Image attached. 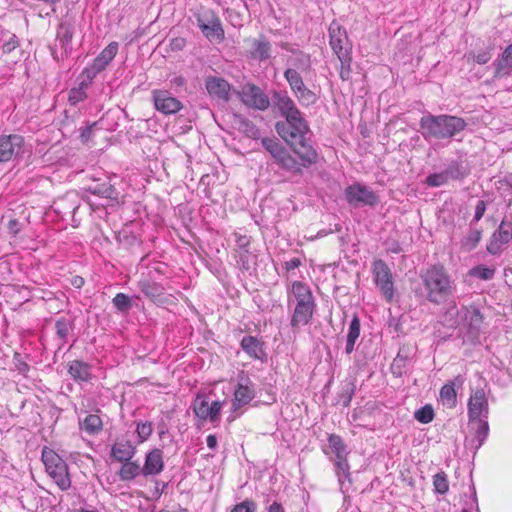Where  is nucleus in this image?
<instances>
[{
  "label": "nucleus",
  "instance_id": "f257e3e1",
  "mask_svg": "<svg viewBox=\"0 0 512 512\" xmlns=\"http://www.w3.org/2000/svg\"><path fill=\"white\" fill-rule=\"evenodd\" d=\"M271 97L272 111L281 117L274 125L278 136L289 147H313L307 138L310 133L309 123L295 100L286 90L273 89Z\"/></svg>",
  "mask_w": 512,
  "mask_h": 512
},
{
  "label": "nucleus",
  "instance_id": "f03ea898",
  "mask_svg": "<svg viewBox=\"0 0 512 512\" xmlns=\"http://www.w3.org/2000/svg\"><path fill=\"white\" fill-rule=\"evenodd\" d=\"M420 278L427 301L434 305L448 303L456 293V283L441 263L432 264L422 270Z\"/></svg>",
  "mask_w": 512,
  "mask_h": 512
},
{
  "label": "nucleus",
  "instance_id": "7ed1b4c3",
  "mask_svg": "<svg viewBox=\"0 0 512 512\" xmlns=\"http://www.w3.org/2000/svg\"><path fill=\"white\" fill-rule=\"evenodd\" d=\"M467 125L463 118L455 115L427 113L419 120V132L426 141L445 140L456 137Z\"/></svg>",
  "mask_w": 512,
  "mask_h": 512
},
{
  "label": "nucleus",
  "instance_id": "20e7f679",
  "mask_svg": "<svg viewBox=\"0 0 512 512\" xmlns=\"http://www.w3.org/2000/svg\"><path fill=\"white\" fill-rule=\"evenodd\" d=\"M288 305L294 303L290 325L293 329H299L308 325L316 311V299L309 285L302 281H294L287 291Z\"/></svg>",
  "mask_w": 512,
  "mask_h": 512
},
{
  "label": "nucleus",
  "instance_id": "39448f33",
  "mask_svg": "<svg viewBox=\"0 0 512 512\" xmlns=\"http://www.w3.org/2000/svg\"><path fill=\"white\" fill-rule=\"evenodd\" d=\"M294 155L287 148L274 161L279 168L292 175H303V169H308L317 164L319 155L314 147H289Z\"/></svg>",
  "mask_w": 512,
  "mask_h": 512
},
{
  "label": "nucleus",
  "instance_id": "423d86ee",
  "mask_svg": "<svg viewBox=\"0 0 512 512\" xmlns=\"http://www.w3.org/2000/svg\"><path fill=\"white\" fill-rule=\"evenodd\" d=\"M323 452L328 455L330 452L335 454L336 459L334 461L335 474L338 478L340 491L345 495L347 488L345 487V481L351 482L350 477V466L347 460V446L341 436L337 434H329L328 436V448H324Z\"/></svg>",
  "mask_w": 512,
  "mask_h": 512
},
{
  "label": "nucleus",
  "instance_id": "0eeeda50",
  "mask_svg": "<svg viewBox=\"0 0 512 512\" xmlns=\"http://www.w3.org/2000/svg\"><path fill=\"white\" fill-rule=\"evenodd\" d=\"M80 206L81 197L76 191L72 190L57 197L53 201L51 209L60 220L71 224L73 227H78L81 221L80 218H77Z\"/></svg>",
  "mask_w": 512,
  "mask_h": 512
},
{
  "label": "nucleus",
  "instance_id": "6e6552de",
  "mask_svg": "<svg viewBox=\"0 0 512 512\" xmlns=\"http://www.w3.org/2000/svg\"><path fill=\"white\" fill-rule=\"evenodd\" d=\"M42 461L46 472L54 480L56 485L65 491L70 488L71 480L66 462L52 449L44 447L42 450Z\"/></svg>",
  "mask_w": 512,
  "mask_h": 512
},
{
  "label": "nucleus",
  "instance_id": "1a4fd4ad",
  "mask_svg": "<svg viewBox=\"0 0 512 512\" xmlns=\"http://www.w3.org/2000/svg\"><path fill=\"white\" fill-rule=\"evenodd\" d=\"M463 313V343L470 345H477L480 343V335L482 332V325L484 322V316L480 309L471 304L469 306H463L461 308Z\"/></svg>",
  "mask_w": 512,
  "mask_h": 512
},
{
  "label": "nucleus",
  "instance_id": "9d476101",
  "mask_svg": "<svg viewBox=\"0 0 512 512\" xmlns=\"http://www.w3.org/2000/svg\"><path fill=\"white\" fill-rule=\"evenodd\" d=\"M373 281L386 302L391 303L395 296L394 281L391 269L382 259L372 263Z\"/></svg>",
  "mask_w": 512,
  "mask_h": 512
},
{
  "label": "nucleus",
  "instance_id": "9b49d317",
  "mask_svg": "<svg viewBox=\"0 0 512 512\" xmlns=\"http://www.w3.org/2000/svg\"><path fill=\"white\" fill-rule=\"evenodd\" d=\"M241 102L248 108L266 111L272 108V97L268 96L259 86L254 83H246L242 90L237 92Z\"/></svg>",
  "mask_w": 512,
  "mask_h": 512
},
{
  "label": "nucleus",
  "instance_id": "f8f14e48",
  "mask_svg": "<svg viewBox=\"0 0 512 512\" xmlns=\"http://www.w3.org/2000/svg\"><path fill=\"white\" fill-rule=\"evenodd\" d=\"M196 24L202 34L209 41L222 42L225 38V32L219 16L212 10L198 13L195 15Z\"/></svg>",
  "mask_w": 512,
  "mask_h": 512
},
{
  "label": "nucleus",
  "instance_id": "ddd939ff",
  "mask_svg": "<svg viewBox=\"0 0 512 512\" xmlns=\"http://www.w3.org/2000/svg\"><path fill=\"white\" fill-rule=\"evenodd\" d=\"M344 194L346 201L354 207H374L379 203V197L377 194L361 183H354L347 186Z\"/></svg>",
  "mask_w": 512,
  "mask_h": 512
},
{
  "label": "nucleus",
  "instance_id": "4468645a",
  "mask_svg": "<svg viewBox=\"0 0 512 512\" xmlns=\"http://www.w3.org/2000/svg\"><path fill=\"white\" fill-rule=\"evenodd\" d=\"M84 189L95 196L118 201L119 192L111 183V177L103 172L89 176V183Z\"/></svg>",
  "mask_w": 512,
  "mask_h": 512
},
{
  "label": "nucleus",
  "instance_id": "2eb2a0df",
  "mask_svg": "<svg viewBox=\"0 0 512 512\" xmlns=\"http://www.w3.org/2000/svg\"><path fill=\"white\" fill-rule=\"evenodd\" d=\"M256 397L255 384L245 371L238 374V383L234 390L232 410L237 411Z\"/></svg>",
  "mask_w": 512,
  "mask_h": 512
},
{
  "label": "nucleus",
  "instance_id": "dca6fc26",
  "mask_svg": "<svg viewBox=\"0 0 512 512\" xmlns=\"http://www.w3.org/2000/svg\"><path fill=\"white\" fill-rule=\"evenodd\" d=\"M192 409L200 420L215 423L220 420L222 402L213 401L209 404L206 396L198 394L192 403Z\"/></svg>",
  "mask_w": 512,
  "mask_h": 512
},
{
  "label": "nucleus",
  "instance_id": "f3484780",
  "mask_svg": "<svg viewBox=\"0 0 512 512\" xmlns=\"http://www.w3.org/2000/svg\"><path fill=\"white\" fill-rule=\"evenodd\" d=\"M24 137L19 134L0 135V163L11 161L23 153Z\"/></svg>",
  "mask_w": 512,
  "mask_h": 512
},
{
  "label": "nucleus",
  "instance_id": "a211bd4d",
  "mask_svg": "<svg viewBox=\"0 0 512 512\" xmlns=\"http://www.w3.org/2000/svg\"><path fill=\"white\" fill-rule=\"evenodd\" d=\"M512 240V221H507L503 219L498 227L495 230L487 245L486 250L491 255H498L502 251V247L509 244Z\"/></svg>",
  "mask_w": 512,
  "mask_h": 512
},
{
  "label": "nucleus",
  "instance_id": "6ab92c4d",
  "mask_svg": "<svg viewBox=\"0 0 512 512\" xmlns=\"http://www.w3.org/2000/svg\"><path fill=\"white\" fill-rule=\"evenodd\" d=\"M328 32L330 46L337 56L351 53L352 45L345 28L336 21H333L329 26Z\"/></svg>",
  "mask_w": 512,
  "mask_h": 512
},
{
  "label": "nucleus",
  "instance_id": "aec40b11",
  "mask_svg": "<svg viewBox=\"0 0 512 512\" xmlns=\"http://www.w3.org/2000/svg\"><path fill=\"white\" fill-rule=\"evenodd\" d=\"M205 88L212 99L227 103L231 99V84L222 77L208 76L205 79Z\"/></svg>",
  "mask_w": 512,
  "mask_h": 512
},
{
  "label": "nucleus",
  "instance_id": "412c9836",
  "mask_svg": "<svg viewBox=\"0 0 512 512\" xmlns=\"http://www.w3.org/2000/svg\"><path fill=\"white\" fill-rule=\"evenodd\" d=\"M240 347L249 358L259 360L261 363L267 362L268 354L266 352V344L257 336H243L240 340Z\"/></svg>",
  "mask_w": 512,
  "mask_h": 512
},
{
  "label": "nucleus",
  "instance_id": "4be33fe9",
  "mask_svg": "<svg viewBox=\"0 0 512 512\" xmlns=\"http://www.w3.org/2000/svg\"><path fill=\"white\" fill-rule=\"evenodd\" d=\"M152 96L155 109L162 114H175L183 107L182 103L167 90H154Z\"/></svg>",
  "mask_w": 512,
  "mask_h": 512
},
{
  "label": "nucleus",
  "instance_id": "5701e85b",
  "mask_svg": "<svg viewBox=\"0 0 512 512\" xmlns=\"http://www.w3.org/2000/svg\"><path fill=\"white\" fill-rule=\"evenodd\" d=\"M472 423L476 425L475 434L473 437H465L464 447L475 455L489 435V424L486 419L476 420Z\"/></svg>",
  "mask_w": 512,
  "mask_h": 512
},
{
  "label": "nucleus",
  "instance_id": "b1692460",
  "mask_svg": "<svg viewBox=\"0 0 512 512\" xmlns=\"http://www.w3.org/2000/svg\"><path fill=\"white\" fill-rule=\"evenodd\" d=\"M485 413L484 418L488 414V401L483 389L476 390L468 401V417L470 422L482 420L480 416Z\"/></svg>",
  "mask_w": 512,
  "mask_h": 512
},
{
  "label": "nucleus",
  "instance_id": "393cba45",
  "mask_svg": "<svg viewBox=\"0 0 512 512\" xmlns=\"http://www.w3.org/2000/svg\"><path fill=\"white\" fill-rule=\"evenodd\" d=\"M75 34V25L71 21L65 20L58 24L56 29V42L63 50V56H69L72 53V40Z\"/></svg>",
  "mask_w": 512,
  "mask_h": 512
},
{
  "label": "nucleus",
  "instance_id": "a878e982",
  "mask_svg": "<svg viewBox=\"0 0 512 512\" xmlns=\"http://www.w3.org/2000/svg\"><path fill=\"white\" fill-rule=\"evenodd\" d=\"M118 49L119 44L117 42L113 41L109 43L87 68L98 75L112 62L117 55Z\"/></svg>",
  "mask_w": 512,
  "mask_h": 512
},
{
  "label": "nucleus",
  "instance_id": "bb28decb",
  "mask_svg": "<svg viewBox=\"0 0 512 512\" xmlns=\"http://www.w3.org/2000/svg\"><path fill=\"white\" fill-rule=\"evenodd\" d=\"M164 469L163 452L161 449L155 448L145 455V462L142 467L143 476H156Z\"/></svg>",
  "mask_w": 512,
  "mask_h": 512
},
{
  "label": "nucleus",
  "instance_id": "cd10ccee",
  "mask_svg": "<svg viewBox=\"0 0 512 512\" xmlns=\"http://www.w3.org/2000/svg\"><path fill=\"white\" fill-rule=\"evenodd\" d=\"M495 79L507 77L512 73V43L508 45L502 54L492 63Z\"/></svg>",
  "mask_w": 512,
  "mask_h": 512
},
{
  "label": "nucleus",
  "instance_id": "c85d7f7f",
  "mask_svg": "<svg viewBox=\"0 0 512 512\" xmlns=\"http://www.w3.org/2000/svg\"><path fill=\"white\" fill-rule=\"evenodd\" d=\"M116 240L122 248L133 253L140 250L142 246L141 238L137 234H135L129 227L121 229L116 234Z\"/></svg>",
  "mask_w": 512,
  "mask_h": 512
},
{
  "label": "nucleus",
  "instance_id": "c756f323",
  "mask_svg": "<svg viewBox=\"0 0 512 512\" xmlns=\"http://www.w3.org/2000/svg\"><path fill=\"white\" fill-rule=\"evenodd\" d=\"M67 372L78 383L88 382L92 378L91 365L78 359L68 363Z\"/></svg>",
  "mask_w": 512,
  "mask_h": 512
},
{
  "label": "nucleus",
  "instance_id": "7c9ffc66",
  "mask_svg": "<svg viewBox=\"0 0 512 512\" xmlns=\"http://www.w3.org/2000/svg\"><path fill=\"white\" fill-rule=\"evenodd\" d=\"M136 448L130 441L115 442L111 447V456L118 462L132 460Z\"/></svg>",
  "mask_w": 512,
  "mask_h": 512
},
{
  "label": "nucleus",
  "instance_id": "2f4dec72",
  "mask_svg": "<svg viewBox=\"0 0 512 512\" xmlns=\"http://www.w3.org/2000/svg\"><path fill=\"white\" fill-rule=\"evenodd\" d=\"M463 380L460 376L455 377L452 381L444 384L440 389V399L444 405L449 408L455 407L457 402V393L455 386L462 385Z\"/></svg>",
  "mask_w": 512,
  "mask_h": 512
},
{
  "label": "nucleus",
  "instance_id": "473e14b6",
  "mask_svg": "<svg viewBox=\"0 0 512 512\" xmlns=\"http://www.w3.org/2000/svg\"><path fill=\"white\" fill-rule=\"evenodd\" d=\"M444 172L448 180H463L470 174V169L466 161L457 159L450 161Z\"/></svg>",
  "mask_w": 512,
  "mask_h": 512
},
{
  "label": "nucleus",
  "instance_id": "72a5a7b5",
  "mask_svg": "<svg viewBox=\"0 0 512 512\" xmlns=\"http://www.w3.org/2000/svg\"><path fill=\"white\" fill-rule=\"evenodd\" d=\"M234 122L238 125V130L247 137L257 140L261 137V131L258 126L242 114H234Z\"/></svg>",
  "mask_w": 512,
  "mask_h": 512
},
{
  "label": "nucleus",
  "instance_id": "f704fd0d",
  "mask_svg": "<svg viewBox=\"0 0 512 512\" xmlns=\"http://www.w3.org/2000/svg\"><path fill=\"white\" fill-rule=\"evenodd\" d=\"M139 290L150 300L157 301L165 293V288L162 284L151 281L149 279H142L138 282Z\"/></svg>",
  "mask_w": 512,
  "mask_h": 512
},
{
  "label": "nucleus",
  "instance_id": "c9c22d12",
  "mask_svg": "<svg viewBox=\"0 0 512 512\" xmlns=\"http://www.w3.org/2000/svg\"><path fill=\"white\" fill-rule=\"evenodd\" d=\"M360 318L357 314H354L348 328L345 352L349 355L355 349V343L360 336Z\"/></svg>",
  "mask_w": 512,
  "mask_h": 512
},
{
  "label": "nucleus",
  "instance_id": "e433bc0d",
  "mask_svg": "<svg viewBox=\"0 0 512 512\" xmlns=\"http://www.w3.org/2000/svg\"><path fill=\"white\" fill-rule=\"evenodd\" d=\"M293 95L299 105L304 108L314 106L319 100L317 93L311 90L306 84L295 90Z\"/></svg>",
  "mask_w": 512,
  "mask_h": 512
},
{
  "label": "nucleus",
  "instance_id": "4c0bfd02",
  "mask_svg": "<svg viewBox=\"0 0 512 512\" xmlns=\"http://www.w3.org/2000/svg\"><path fill=\"white\" fill-rule=\"evenodd\" d=\"M122 466L118 472V476L122 481H132L137 476L143 475L142 467L135 461L121 462Z\"/></svg>",
  "mask_w": 512,
  "mask_h": 512
},
{
  "label": "nucleus",
  "instance_id": "58836bf2",
  "mask_svg": "<svg viewBox=\"0 0 512 512\" xmlns=\"http://www.w3.org/2000/svg\"><path fill=\"white\" fill-rule=\"evenodd\" d=\"M74 329V321L60 317L55 321V333L61 342V346L67 343L70 331Z\"/></svg>",
  "mask_w": 512,
  "mask_h": 512
},
{
  "label": "nucleus",
  "instance_id": "ea45409f",
  "mask_svg": "<svg viewBox=\"0 0 512 512\" xmlns=\"http://www.w3.org/2000/svg\"><path fill=\"white\" fill-rule=\"evenodd\" d=\"M80 428L89 435H95L102 430V420L96 414H89L79 422Z\"/></svg>",
  "mask_w": 512,
  "mask_h": 512
},
{
  "label": "nucleus",
  "instance_id": "a19ab883",
  "mask_svg": "<svg viewBox=\"0 0 512 512\" xmlns=\"http://www.w3.org/2000/svg\"><path fill=\"white\" fill-rule=\"evenodd\" d=\"M356 386L353 381H344L339 389L337 394L338 404H341L343 407H348L351 403V400L355 394Z\"/></svg>",
  "mask_w": 512,
  "mask_h": 512
},
{
  "label": "nucleus",
  "instance_id": "79ce46f5",
  "mask_svg": "<svg viewBox=\"0 0 512 512\" xmlns=\"http://www.w3.org/2000/svg\"><path fill=\"white\" fill-rule=\"evenodd\" d=\"M481 238V229H470L468 234L461 240V248L466 252H471L478 246Z\"/></svg>",
  "mask_w": 512,
  "mask_h": 512
},
{
  "label": "nucleus",
  "instance_id": "37998d69",
  "mask_svg": "<svg viewBox=\"0 0 512 512\" xmlns=\"http://www.w3.org/2000/svg\"><path fill=\"white\" fill-rule=\"evenodd\" d=\"M261 144L265 150L269 152L274 161L286 149L276 137H263Z\"/></svg>",
  "mask_w": 512,
  "mask_h": 512
},
{
  "label": "nucleus",
  "instance_id": "c03bdc74",
  "mask_svg": "<svg viewBox=\"0 0 512 512\" xmlns=\"http://www.w3.org/2000/svg\"><path fill=\"white\" fill-rule=\"evenodd\" d=\"M256 255H251L248 250H240L236 255V261L242 271L250 272L255 269Z\"/></svg>",
  "mask_w": 512,
  "mask_h": 512
},
{
  "label": "nucleus",
  "instance_id": "a18cd8bd",
  "mask_svg": "<svg viewBox=\"0 0 512 512\" xmlns=\"http://www.w3.org/2000/svg\"><path fill=\"white\" fill-rule=\"evenodd\" d=\"M284 78L287 81L291 92L293 93L295 90L305 85L304 79L297 69L287 68L284 71Z\"/></svg>",
  "mask_w": 512,
  "mask_h": 512
},
{
  "label": "nucleus",
  "instance_id": "49530a36",
  "mask_svg": "<svg viewBox=\"0 0 512 512\" xmlns=\"http://www.w3.org/2000/svg\"><path fill=\"white\" fill-rule=\"evenodd\" d=\"M496 269L494 267H487L484 264H479L471 268L468 274L480 280H491L495 275Z\"/></svg>",
  "mask_w": 512,
  "mask_h": 512
},
{
  "label": "nucleus",
  "instance_id": "de8ad7c7",
  "mask_svg": "<svg viewBox=\"0 0 512 512\" xmlns=\"http://www.w3.org/2000/svg\"><path fill=\"white\" fill-rule=\"evenodd\" d=\"M460 314L463 316L461 310H458L455 301H451L444 312V322H446L450 328L455 329L458 325V317Z\"/></svg>",
  "mask_w": 512,
  "mask_h": 512
},
{
  "label": "nucleus",
  "instance_id": "09e8293b",
  "mask_svg": "<svg viewBox=\"0 0 512 512\" xmlns=\"http://www.w3.org/2000/svg\"><path fill=\"white\" fill-rule=\"evenodd\" d=\"M254 56L260 61L267 60L271 57V44L267 40H254Z\"/></svg>",
  "mask_w": 512,
  "mask_h": 512
},
{
  "label": "nucleus",
  "instance_id": "8fccbe9b",
  "mask_svg": "<svg viewBox=\"0 0 512 512\" xmlns=\"http://www.w3.org/2000/svg\"><path fill=\"white\" fill-rule=\"evenodd\" d=\"M112 304L120 313H128L133 306L131 298L122 292L114 296Z\"/></svg>",
  "mask_w": 512,
  "mask_h": 512
},
{
  "label": "nucleus",
  "instance_id": "3c124183",
  "mask_svg": "<svg viewBox=\"0 0 512 512\" xmlns=\"http://www.w3.org/2000/svg\"><path fill=\"white\" fill-rule=\"evenodd\" d=\"M434 417L435 413L430 404H426L425 406L416 410L414 413V418L422 424H428L432 422Z\"/></svg>",
  "mask_w": 512,
  "mask_h": 512
},
{
  "label": "nucleus",
  "instance_id": "603ef678",
  "mask_svg": "<svg viewBox=\"0 0 512 512\" xmlns=\"http://www.w3.org/2000/svg\"><path fill=\"white\" fill-rule=\"evenodd\" d=\"M434 490L438 494H446L449 490V482L444 472H439L433 476Z\"/></svg>",
  "mask_w": 512,
  "mask_h": 512
},
{
  "label": "nucleus",
  "instance_id": "864d4df0",
  "mask_svg": "<svg viewBox=\"0 0 512 512\" xmlns=\"http://www.w3.org/2000/svg\"><path fill=\"white\" fill-rule=\"evenodd\" d=\"M96 76L95 72H92L90 69L85 67L78 77L79 83L76 88L86 92V90L92 85Z\"/></svg>",
  "mask_w": 512,
  "mask_h": 512
},
{
  "label": "nucleus",
  "instance_id": "5fc2aeb1",
  "mask_svg": "<svg viewBox=\"0 0 512 512\" xmlns=\"http://www.w3.org/2000/svg\"><path fill=\"white\" fill-rule=\"evenodd\" d=\"M407 361H408V356L403 355L400 350L391 364V372L393 373V375H395L396 377L402 376V374L404 373V368L406 367Z\"/></svg>",
  "mask_w": 512,
  "mask_h": 512
},
{
  "label": "nucleus",
  "instance_id": "6e6d98bb",
  "mask_svg": "<svg viewBox=\"0 0 512 512\" xmlns=\"http://www.w3.org/2000/svg\"><path fill=\"white\" fill-rule=\"evenodd\" d=\"M337 57L341 63V68H340V72H339L340 78L344 81L348 80L350 78V73H351V62H352L351 53L344 54V55L337 56Z\"/></svg>",
  "mask_w": 512,
  "mask_h": 512
},
{
  "label": "nucleus",
  "instance_id": "4d7b16f0",
  "mask_svg": "<svg viewBox=\"0 0 512 512\" xmlns=\"http://www.w3.org/2000/svg\"><path fill=\"white\" fill-rule=\"evenodd\" d=\"M448 178L443 171L441 172H438V173H432L430 175H428L426 177V180H425V183L429 186V187H440V186H443L445 185L446 183H448Z\"/></svg>",
  "mask_w": 512,
  "mask_h": 512
},
{
  "label": "nucleus",
  "instance_id": "13d9d810",
  "mask_svg": "<svg viewBox=\"0 0 512 512\" xmlns=\"http://www.w3.org/2000/svg\"><path fill=\"white\" fill-rule=\"evenodd\" d=\"M136 432H137V435H138V437L140 439V442L146 441L151 436V434L153 432L152 423L149 422V421H146V422L139 421V422H137Z\"/></svg>",
  "mask_w": 512,
  "mask_h": 512
},
{
  "label": "nucleus",
  "instance_id": "bf43d9fd",
  "mask_svg": "<svg viewBox=\"0 0 512 512\" xmlns=\"http://www.w3.org/2000/svg\"><path fill=\"white\" fill-rule=\"evenodd\" d=\"M493 52H494V46L490 45L486 49L472 54V59L474 62H476L480 65H484L491 60V58L493 56Z\"/></svg>",
  "mask_w": 512,
  "mask_h": 512
},
{
  "label": "nucleus",
  "instance_id": "052dcab7",
  "mask_svg": "<svg viewBox=\"0 0 512 512\" xmlns=\"http://www.w3.org/2000/svg\"><path fill=\"white\" fill-rule=\"evenodd\" d=\"M292 66V68L297 69L299 72L309 69L311 67L310 56L299 52L298 57L292 61Z\"/></svg>",
  "mask_w": 512,
  "mask_h": 512
},
{
  "label": "nucleus",
  "instance_id": "680f3d73",
  "mask_svg": "<svg viewBox=\"0 0 512 512\" xmlns=\"http://www.w3.org/2000/svg\"><path fill=\"white\" fill-rule=\"evenodd\" d=\"M87 99V93L77 89L76 87H72L68 93V102L71 106H76L80 102H83Z\"/></svg>",
  "mask_w": 512,
  "mask_h": 512
},
{
  "label": "nucleus",
  "instance_id": "e2e57ef3",
  "mask_svg": "<svg viewBox=\"0 0 512 512\" xmlns=\"http://www.w3.org/2000/svg\"><path fill=\"white\" fill-rule=\"evenodd\" d=\"M257 504L253 500L245 499L244 501L236 504L231 512H255Z\"/></svg>",
  "mask_w": 512,
  "mask_h": 512
},
{
  "label": "nucleus",
  "instance_id": "0e129e2a",
  "mask_svg": "<svg viewBox=\"0 0 512 512\" xmlns=\"http://www.w3.org/2000/svg\"><path fill=\"white\" fill-rule=\"evenodd\" d=\"M486 208H487V202L484 201V200H478L477 203H476V206H475V213H474V216L472 218V220L470 221V227H472L474 224L478 223L481 218L484 216L485 214V211H486Z\"/></svg>",
  "mask_w": 512,
  "mask_h": 512
},
{
  "label": "nucleus",
  "instance_id": "69168bd1",
  "mask_svg": "<svg viewBox=\"0 0 512 512\" xmlns=\"http://www.w3.org/2000/svg\"><path fill=\"white\" fill-rule=\"evenodd\" d=\"M19 46V38L15 34H10L9 39L4 41L1 49L4 54H9Z\"/></svg>",
  "mask_w": 512,
  "mask_h": 512
},
{
  "label": "nucleus",
  "instance_id": "338daca9",
  "mask_svg": "<svg viewBox=\"0 0 512 512\" xmlns=\"http://www.w3.org/2000/svg\"><path fill=\"white\" fill-rule=\"evenodd\" d=\"M97 125V122H93L91 124H87L84 127L80 128L79 138L82 143H88L93 136V128Z\"/></svg>",
  "mask_w": 512,
  "mask_h": 512
},
{
  "label": "nucleus",
  "instance_id": "774afa93",
  "mask_svg": "<svg viewBox=\"0 0 512 512\" xmlns=\"http://www.w3.org/2000/svg\"><path fill=\"white\" fill-rule=\"evenodd\" d=\"M23 226V223L15 218L10 219L7 223L8 232L13 237L17 236L21 232Z\"/></svg>",
  "mask_w": 512,
  "mask_h": 512
}]
</instances>
